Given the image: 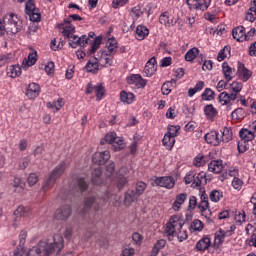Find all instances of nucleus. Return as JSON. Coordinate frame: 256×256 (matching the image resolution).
<instances>
[{"instance_id":"f257e3e1","label":"nucleus","mask_w":256,"mask_h":256,"mask_svg":"<svg viewBox=\"0 0 256 256\" xmlns=\"http://www.w3.org/2000/svg\"><path fill=\"white\" fill-rule=\"evenodd\" d=\"M64 240L61 234L40 240L35 246L28 250V256H51L53 253H61Z\"/></svg>"},{"instance_id":"f03ea898","label":"nucleus","mask_w":256,"mask_h":256,"mask_svg":"<svg viewBox=\"0 0 256 256\" xmlns=\"http://www.w3.org/2000/svg\"><path fill=\"white\" fill-rule=\"evenodd\" d=\"M185 225L183 217L180 215L171 216L169 221L166 223L165 233L169 241H174L175 233L178 232Z\"/></svg>"},{"instance_id":"7ed1b4c3","label":"nucleus","mask_w":256,"mask_h":256,"mask_svg":"<svg viewBox=\"0 0 256 256\" xmlns=\"http://www.w3.org/2000/svg\"><path fill=\"white\" fill-rule=\"evenodd\" d=\"M4 23H6L7 35H17L23 27V22L19 16L13 13L4 16Z\"/></svg>"},{"instance_id":"20e7f679","label":"nucleus","mask_w":256,"mask_h":256,"mask_svg":"<svg viewBox=\"0 0 256 256\" xmlns=\"http://www.w3.org/2000/svg\"><path fill=\"white\" fill-rule=\"evenodd\" d=\"M65 167H67L65 162H62L55 167L49 178L43 184L44 191H47V189H51V187L55 185V180L59 179V177H61L63 173H65Z\"/></svg>"},{"instance_id":"39448f33","label":"nucleus","mask_w":256,"mask_h":256,"mask_svg":"<svg viewBox=\"0 0 256 256\" xmlns=\"http://www.w3.org/2000/svg\"><path fill=\"white\" fill-rule=\"evenodd\" d=\"M237 226L235 224L230 225L227 228H219L214 234V243L215 245H223L227 237H231L235 233Z\"/></svg>"},{"instance_id":"423d86ee","label":"nucleus","mask_w":256,"mask_h":256,"mask_svg":"<svg viewBox=\"0 0 256 256\" xmlns=\"http://www.w3.org/2000/svg\"><path fill=\"white\" fill-rule=\"evenodd\" d=\"M86 95H91V93H95L97 101H101L103 97H105V87L103 84L93 85V83H88L86 86Z\"/></svg>"},{"instance_id":"0eeeda50","label":"nucleus","mask_w":256,"mask_h":256,"mask_svg":"<svg viewBox=\"0 0 256 256\" xmlns=\"http://www.w3.org/2000/svg\"><path fill=\"white\" fill-rule=\"evenodd\" d=\"M186 4L190 11H207L211 5V0H187Z\"/></svg>"},{"instance_id":"6e6552de","label":"nucleus","mask_w":256,"mask_h":256,"mask_svg":"<svg viewBox=\"0 0 256 256\" xmlns=\"http://www.w3.org/2000/svg\"><path fill=\"white\" fill-rule=\"evenodd\" d=\"M25 11L27 15H29L30 21H34L35 23H37V21H41V12L39 11V8L35 6V2H33V0L26 2Z\"/></svg>"},{"instance_id":"1a4fd4ad","label":"nucleus","mask_w":256,"mask_h":256,"mask_svg":"<svg viewBox=\"0 0 256 256\" xmlns=\"http://www.w3.org/2000/svg\"><path fill=\"white\" fill-rule=\"evenodd\" d=\"M96 59L101 67H110V65H113V54L110 52L107 53L105 50H100Z\"/></svg>"},{"instance_id":"9d476101","label":"nucleus","mask_w":256,"mask_h":256,"mask_svg":"<svg viewBox=\"0 0 256 256\" xmlns=\"http://www.w3.org/2000/svg\"><path fill=\"white\" fill-rule=\"evenodd\" d=\"M58 29L65 39L75 33V25L71 23V19H64L62 23L58 24Z\"/></svg>"},{"instance_id":"9b49d317","label":"nucleus","mask_w":256,"mask_h":256,"mask_svg":"<svg viewBox=\"0 0 256 256\" xmlns=\"http://www.w3.org/2000/svg\"><path fill=\"white\" fill-rule=\"evenodd\" d=\"M154 183L158 187H163L164 189H173L177 181L175 180V178H173V176H164L156 178L154 180Z\"/></svg>"},{"instance_id":"f8f14e48","label":"nucleus","mask_w":256,"mask_h":256,"mask_svg":"<svg viewBox=\"0 0 256 256\" xmlns=\"http://www.w3.org/2000/svg\"><path fill=\"white\" fill-rule=\"evenodd\" d=\"M129 175V168L122 167L116 176L115 183L118 189H123L127 185V177Z\"/></svg>"},{"instance_id":"ddd939ff","label":"nucleus","mask_w":256,"mask_h":256,"mask_svg":"<svg viewBox=\"0 0 256 256\" xmlns=\"http://www.w3.org/2000/svg\"><path fill=\"white\" fill-rule=\"evenodd\" d=\"M108 159H111V153L109 150L103 152H95L92 156V161L96 165H105Z\"/></svg>"},{"instance_id":"4468645a","label":"nucleus","mask_w":256,"mask_h":256,"mask_svg":"<svg viewBox=\"0 0 256 256\" xmlns=\"http://www.w3.org/2000/svg\"><path fill=\"white\" fill-rule=\"evenodd\" d=\"M127 83L129 85H135L138 89H143L147 85V80L139 74H131L127 77Z\"/></svg>"},{"instance_id":"2eb2a0df","label":"nucleus","mask_w":256,"mask_h":256,"mask_svg":"<svg viewBox=\"0 0 256 256\" xmlns=\"http://www.w3.org/2000/svg\"><path fill=\"white\" fill-rule=\"evenodd\" d=\"M205 140L209 145L217 147L218 145H221V134L215 130H212L205 135Z\"/></svg>"},{"instance_id":"dca6fc26","label":"nucleus","mask_w":256,"mask_h":256,"mask_svg":"<svg viewBox=\"0 0 256 256\" xmlns=\"http://www.w3.org/2000/svg\"><path fill=\"white\" fill-rule=\"evenodd\" d=\"M159 22L165 27H175L177 25V19L173 18L167 11L160 15Z\"/></svg>"},{"instance_id":"f3484780","label":"nucleus","mask_w":256,"mask_h":256,"mask_svg":"<svg viewBox=\"0 0 256 256\" xmlns=\"http://www.w3.org/2000/svg\"><path fill=\"white\" fill-rule=\"evenodd\" d=\"M39 93H41V87L37 83H30L26 88V97H28V99L39 97Z\"/></svg>"},{"instance_id":"a211bd4d","label":"nucleus","mask_w":256,"mask_h":256,"mask_svg":"<svg viewBox=\"0 0 256 256\" xmlns=\"http://www.w3.org/2000/svg\"><path fill=\"white\" fill-rule=\"evenodd\" d=\"M37 63V51L31 50L28 54V57L25 58L22 62V68L27 71L29 67H33Z\"/></svg>"},{"instance_id":"6ab92c4d","label":"nucleus","mask_w":256,"mask_h":256,"mask_svg":"<svg viewBox=\"0 0 256 256\" xmlns=\"http://www.w3.org/2000/svg\"><path fill=\"white\" fill-rule=\"evenodd\" d=\"M233 39L242 43V41H247V36L245 32V27L238 26L232 30Z\"/></svg>"},{"instance_id":"aec40b11","label":"nucleus","mask_w":256,"mask_h":256,"mask_svg":"<svg viewBox=\"0 0 256 256\" xmlns=\"http://www.w3.org/2000/svg\"><path fill=\"white\" fill-rule=\"evenodd\" d=\"M155 71H157V60L155 57H152L145 65L144 67V73L146 77H151L155 74Z\"/></svg>"},{"instance_id":"412c9836","label":"nucleus","mask_w":256,"mask_h":256,"mask_svg":"<svg viewBox=\"0 0 256 256\" xmlns=\"http://www.w3.org/2000/svg\"><path fill=\"white\" fill-rule=\"evenodd\" d=\"M149 37V29L146 26L139 25L136 27L135 38L137 41H143Z\"/></svg>"},{"instance_id":"4be33fe9","label":"nucleus","mask_w":256,"mask_h":256,"mask_svg":"<svg viewBox=\"0 0 256 256\" xmlns=\"http://www.w3.org/2000/svg\"><path fill=\"white\" fill-rule=\"evenodd\" d=\"M238 75L242 81H249L253 73L249 69L245 68L243 63H238Z\"/></svg>"},{"instance_id":"5701e85b","label":"nucleus","mask_w":256,"mask_h":256,"mask_svg":"<svg viewBox=\"0 0 256 256\" xmlns=\"http://www.w3.org/2000/svg\"><path fill=\"white\" fill-rule=\"evenodd\" d=\"M6 75L11 79H17V77L21 76V66L17 64L8 66L6 69Z\"/></svg>"},{"instance_id":"b1692460","label":"nucleus","mask_w":256,"mask_h":256,"mask_svg":"<svg viewBox=\"0 0 256 256\" xmlns=\"http://www.w3.org/2000/svg\"><path fill=\"white\" fill-rule=\"evenodd\" d=\"M208 171L210 173H216V174L221 173V171H223V161H221V160H212L208 164Z\"/></svg>"},{"instance_id":"393cba45","label":"nucleus","mask_w":256,"mask_h":256,"mask_svg":"<svg viewBox=\"0 0 256 256\" xmlns=\"http://www.w3.org/2000/svg\"><path fill=\"white\" fill-rule=\"evenodd\" d=\"M237 100V94H229L227 92H222L219 95V102L221 105H229L231 101Z\"/></svg>"},{"instance_id":"a878e982","label":"nucleus","mask_w":256,"mask_h":256,"mask_svg":"<svg viewBox=\"0 0 256 256\" xmlns=\"http://www.w3.org/2000/svg\"><path fill=\"white\" fill-rule=\"evenodd\" d=\"M185 201H187V193L178 194L172 204L173 211H179L181 209V205H183Z\"/></svg>"},{"instance_id":"bb28decb","label":"nucleus","mask_w":256,"mask_h":256,"mask_svg":"<svg viewBox=\"0 0 256 256\" xmlns=\"http://www.w3.org/2000/svg\"><path fill=\"white\" fill-rule=\"evenodd\" d=\"M65 105V100L63 98H59L57 101L48 102L46 107L51 109L53 113H57V111H61V108Z\"/></svg>"},{"instance_id":"cd10ccee","label":"nucleus","mask_w":256,"mask_h":256,"mask_svg":"<svg viewBox=\"0 0 256 256\" xmlns=\"http://www.w3.org/2000/svg\"><path fill=\"white\" fill-rule=\"evenodd\" d=\"M217 113V109L211 104L204 107V115L206 116L208 121H214V119L217 117Z\"/></svg>"},{"instance_id":"c85d7f7f","label":"nucleus","mask_w":256,"mask_h":256,"mask_svg":"<svg viewBox=\"0 0 256 256\" xmlns=\"http://www.w3.org/2000/svg\"><path fill=\"white\" fill-rule=\"evenodd\" d=\"M222 71L226 81H231L235 77V69L231 68L226 62L222 64Z\"/></svg>"},{"instance_id":"c756f323","label":"nucleus","mask_w":256,"mask_h":256,"mask_svg":"<svg viewBox=\"0 0 256 256\" xmlns=\"http://www.w3.org/2000/svg\"><path fill=\"white\" fill-rule=\"evenodd\" d=\"M120 100L126 105H131L135 101V94L133 92H127L125 90L120 92Z\"/></svg>"},{"instance_id":"7c9ffc66","label":"nucleus","mask_w":256,"mask_h":256,"mask_svg":"<svg viewBox=\"0 0 256 256\" xmlns=\"http://www.w3.org/2000/svg\"><path fill=\"white\" fill-rule=\"evenodd\" d=\"M247 219V214L243 210H238L234 213L235 227L243 225Z\"/></svg>"},{"instance_id":"2f4dec72","label":"nucleus","mask_w":256,"mask_h":256,"mask_svg":"<svg viewBox=\"0 0 256 256\" xmlns=\"http://www.w3.org/2000/svg\"><path fill=\"white\" fill-rule=\"evenodd\" d=\"M211 247V239L209 237H203L196 243L197 251H205Z\"/></svg>"},{"instance_id":"473e14b6","label":"nucleus","mask_w":256,"mask_h":256,"mask_svg":"<svg viewBox=\"0 0 256 256\" xmlns=\"http://www.w3.org/2000/svg\"><path fill=\"white\" fill-rule=\"evenodd\" d=\"M111 147L112 151H122V149H125V147H127V144L122 137L118 136L112 143Z\"/></svg>"},{"instance_id":"72a5a7b5","label":"nucleus","mask_w":256,"mask_h":256,"mask_svg":"<svg viewBox=\"0 0 256 256\" xmlns=\"http://www.w3.org/2000/svg\"><path fill=\"white\" fill-rule=\"evenodd\" d=\"M240 138L241 141H244L246 143L249 141H253V139H255V132H252L251 129H242L240 131Z\"/></svg>"},{"instance_id":"f704fd0d","label":"nucleus","mask_w":256,"mask_h":256,"mask_svg":"<svg viewBox=\"0 0 256 256\" xmlns=\"http://www.w3.org/2000/svg\"><path fill=\"white\" fill-rule=\"evenodd\" d=\"M221 142L223 143H229L233 139V131H231V128L229 127H224L221 130Z\"/></svg>"},{"instance_id":"c9c22d12","label":"nucleus","mask_w":256,"mask_h":256,"mask_svg":"<svg viewBox=\"0 0 256 256\" xmlns=\"http://www.w3.org/2000/svg\"><path fill=\"white\" fill-rule=\"evenodd\" d=\"M207 163H209V158L203 154H198L193 160L194 167H205Z\"/></svg>"},{"instance_id":"e433bc0d","label":"nucleus","mask_w":256,"mask_h":256,"mask_svg":"<svg viewBox=\"0 0 256 256\" xmlns=\"http://www.w3.org/2000/svg\"><path fill=\"white\" fill-rule=\"evenodd\" d=\"M99 65L97 58H93L86 64V71H88V73H97L99 71Z\"/></svg>"},{"instance_id":"4c0bfd02","label":"nucleus","mask_w":256,"mask_h":256,"mask_svg":"<svg viewBox=\"0 0 256 256\" xmlns=\"http://www.w3.org/2000/svg\"><path fill=\"white\" fill-rule=\"evenodd\" d=\"M175 237L177 238V240L179 241V243H183V241H187V239L189 238V232H187V228H184V226H182L174 235V239Z\"/></svg>"},{"instance_id":"58836bf2","label":"nucleus","mask_w":256,"mask_h":256,"mask_svg":"<svg viewBox=\"0 0 256 256\" xmlns=\"http://www.w3.org/2000/svg\"><path fill=\"white\" fill-rule=\"evenodd\" d=\"M162 144L168 151H171V149H173L175 146V138L169 134H165L162 140Z\"/></svg>"},{"instance_id":"ea45409f","label":"nucleus","mask_w":256,"mask_h":256,"mask_svg":"<svg viewBox=\"0 0 256 256\" xmlns=\"http://www.w3.org/2000/svg\"><path fill=\"white\" fill-rule=\"evenodd\" d=\"M189 231L190 233H199L203 231V222L199 219H195L191 222Z\"/></svg>"},{"instance_id":"a19ab883","label":"nucleus","mask_w":256,"mask_h":256,"mask_svg":"<svg viewBox=\"0 0 256 256\" xmlns=\"http://www.w3.org/2000/svg\"><path fill=\"white\" fill-rule=\"evenodd\" d=\"M138 198L139 196L136 195L134 191H128L125 194L124 205H126V207H129L131 203H135Z\"/></svg>"},{"instance_id":"79ce46f5","label":"nucleus","mask_w":256,"mask_h":256,"mask_svg":"<svg viewBox=\"0 0 256 256\" xmlns=\"http://www.w3.org/2000/svg\"><path fill=\"white\" fill-rule=\"evenodd\" d=\"M175 85H177V81L174 79L165 82L162 85V94L169 95V93H171V91H173V87H175Z\"/></svg>"},{"instance_id":"37998d69","label":"nucleus","mask_w":256,"mask_h":256,"mask_svg":"<svg viewBox=\"0 0 256 256\" xmlns=\"http://www.w3.org/2000/svg\"><path fill=\"white\" fill-rule=\"evenodd\" d=\"M117 133L115 132H109L107 133L104 138L101 139L100 143L101 145H105V144H108V145H112V143L115 142V140L117 139Z\"/></svg>"},{"instance_id":"c03bdc74","label":"nucleus","mask_w":256,"mask_h":256,"mask_svg":"<svg viewBox=\"0 0 256 256\" xmlns=\"http://www.w3.org/2000/svg\"><path fill=\"white\" fill-rule=\"evenodd\" d=\"M199 55V48L194 47L185 54V60L188 62L195 61Z\"/></svg>"},{"instance_id":"a18cd8bd","label":"nucleus","mask_w":256,"mask_h":256,"mask_svg":"<svg viewBox=\"0 0 256 256\" xmlns=\"http://www.w3.org/2000/svg\"><path fill=\"white\" fill-rule=\"evenodd\" d=\"M11 186L15 189V191L21 193L25 189V182H23L21 178L16 177L11 183Z\"/></svg>"},{"instance_id":"49530a36","label":"nucleus","mask_w":256,"mask_h":256,"mask_svg":"<svg viewBox=\"0 0 256 256\" xmlns=\"http://www.w3.org/2000/svg\"><path fill=\"white\" fill-rule=\"evenodd\" d=\"M209 198H210V201H212V203H219V201L223 199V191L212 190L209 193Z\"/></svg>"},{"instance_id":"de8ad7c7","label":"nucleus","mask_w":256,"mask_h":256,"mask_svg":"<svg viewBox=\"0 0 256 256\" xmlns=\"http://www.w3.org/2000/svg\"><path fill=\"white\" fill-rule=\"evenodd\" d=\"M117 40L115 38H109L106 42V49H108L109 53L114 55V53H117Z\"/></svg>"},{"instance_id":"09e8293b","label":"nucleus","mask_w":256,"mask_h":256,"mask_svg":"<svg viewBox=\"0 0 256 256\" xmlns=\"http://www.w3.org/2000/svg\"><path fill=\"white\" fill-rule=\"evenodd\" d=\"M231 55V47L225 46L222 50L219 51L217 56V61H225L227 57Z\"/></svg>"},{"instance_id":"8fccbe9b","label":"nucleus","mask_w":256,"mask_h":256,"mask_svg":"<svg viewBox=\"0 0 256 256\" xmlns=\"http://www.w3.org/2000/svg\"><path fill=\"white\" fill-rule=\"evenodd\" d=\"M181 130V127L179 125H170L167 128V133L166 135H170V137H178L179 136V131Z\"/></svg>"},{"instance_id":"3c124183","label":"nucleus","mask_w":256,"mask_h":256,"mask_svg":"<svg viewBox=\"0 0 256 256\" xmlns=\"http://www.w3.org/2000/svg\"><path fill=\"white\" fill-rule=\"evenodd\" d=\"M66 39H68V43L72 49L79 47V36L71 34L70 36H66Z\"/></svg>"},{"instance_id":"603ef678","label":"nucleus","mask_w":256,"mask_h":256,"mask_svg":"<svg viewBox=\"0 0 256 256\" xmlns=\"http://www.w3.org/2000/svg\"><path fill=\"white\" fill-rule=\"evenodd\" d=\"M165 245H167V241H165V239L158 240L152 249V256H156L157 253H159V251L165 247Z\"/></svg>"},{"instance_id":"864d4df0","label":"nucleus","mask_w":256,"mask_h":256,"mask_svg":"<svg viewBox=\"0 0 256 256\" xmlns=\"http://www.w3.org/2000/svg\"><path fill=\"white\" fill-rule=\"evenodd\" d=\"M215 99V92L211 88H206L202 93L203 101H213Z\"/></svg>"},{"instance_id":"5fc2aeb1","label":"nucleus","mask_w":256,"mask_h":256,"mask_svg":"<svg viewBox=\"0 0 256 256\" xmlns=\"http://www.w3.org/2000/svg\"><path fill=\"white\" fill-rule=\"evenodd\" d=\"M130 15L133 19V23H135V21H137V19H139V17H141V15H143V11H141V6H135L132 8Z\"/></svg>"},{"instance_id":"6e6d98bb","label":"nucleus","mask_w":256,"mask_h":256,"mask_svg":"<svg viewBox=\"0 0 256 256\" xmlns=\"http://www.w3.org/2000/svg\"><path fill=\"white\" fill-rule=\"evenodd\" d=\"M15 217H27L29 215V208L25 206H19L15 211H14Z\"/></svg>"},{"instance_id":"4d7b16f0","label":"nucleus","mask_w":256,"mask_h":256,"mask_svg":"<svg viewBox=\"0 0 256 256\" xmlns=\"http://www.w3.org/2000/svg\"><path fill=\"white\" fill-rule=\"evenodd\" d=\"M242 89L243 84L239 82H232L230 88H228V90L231 91V93L234 95H237V93H241Z\"/></svg>"},{"instance_id":"13d9d810","label":"nucleus","mask_w":256,"mask_h":256,"mask_svg":"<svg viewBox=\"0 0 256 256\" xmlns=\"http://www.w3.org/2000/svg\"><path fill=\"white\" fill-rule=\"evenodd\" d=\"M92 181L95 183V185H101L103 183V180H101V169H95L92 173Z\"/></svg>"},{"instance_id":"bf43d9fd","label":"nucleus","mask_w":256,"mask_h":256,"mask_svg":"<svg viewBox=\"0 0 256 256\" xmlns=\"http://www.w3.org/2000/svg\"><path fill=\"white\" fill-rule=\"evenodd\" d=\"M14 256H28V250L25 249V245L19 244L14 250Z\"/></svg>"},{"instance_id":"052dcab7","label":"nucleus","mask_w":256,"mask_h":256,"mask_svg":"<svg viewBox=\"0 0 256 256\" xmlns=\"http://www.w3.org/2000/svg\"><path fill=\"white\" fill-rule=\"evenodd\" d=\"M256 19V7L251 6L248 12L246 13V21L253 23Z\"/></svg>"},{"instance_id":"680f3d73","label":"nucleus","mask_w":256,"mask_h":256,"mask_svg":"<svg viewBox=\"0 0 256 256\" xmlns=\"http://www.w3.org/2000/svg\"><path fill=\"white\" fill-rule=\"evenodd\" d=\"M44 71L47 75H54L55 73V63L50 61L45 64Z\"/></svg>"},{"instance_id":"e2e57ef3","label":"nucleus","mask_w":256,"mask_h":256,"mask_svg":"<svg viewBox=\"0 0 256 256\" xmlns=\"http://www.w3.org/2000/svg\"><path fill=\"white\" fill-rule=\"evenodd\" d=\"M184 181L186 183V185H189L191 183H193V185H195V181H197V179L195 178V172L190 171L186 174V176L184 177Z\"/></svg>"},{"instance_id":"0e129e2a","label":"nucleus","mask_w":256,"mask_h":256,"mask_svg":"<svg viewBox=\"0 0 256 256\" xmlns=\"http://www.w3.org/2000/svg\"><path fill=\"white\" fill-rule=\"evenodd\" d=\"M203 183H207V178H205V172H200L196 177L195 187H199Z\"/></svg>"},{"instance_id":"69168bd1","label":"nucleus","mask_w":256,"mask_h":256,"mask_svg":"<svg viewBox=\"0 0 256 256\" xmlns=\"http://www.w3.org/2000/svg\"><path fill=\"white\" fill-rule=\"evenodd\" d=\"M146 188H147V185L144 182H138L136 184V192H134L135 195L140 197V195H143Z\"/></svg>"},{"instance_id":"338daca9","label":"nucleus","mask_w":256,"mask_h":256,"mask_svg":"<svg viewBox=\"0 0 256 256\" xmlns=\"http://www.w3.org/2000/svg\"><path fill=\"white\" fill-rule=\"evenodd\" d=\"M232 187L233 189H236V191H241V189L243 188V180L238 177L233 178Z\"/></svg>"},{"instance_id":"774afa93","label":"nucleus","mask_w":256,"mask_h":256,"mask_svg":"<svg viewBox=\"0 0 256 256\" xmlns=\"http://www.w3.org/2000/svg\"><path fill=\"white\" fill-rule=\"evenodd\" d=\"M121 256H135V248L129 246L124 247Z\"/></svg>"}]
</instances>
